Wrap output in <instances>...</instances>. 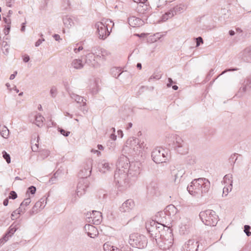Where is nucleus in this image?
Segmentation results:
<instances>
[{"label": "nucleus", "instance_id": "bf43d9fd", "mask_svg": "<svg viewBox=\"0 0 251 251\" xmlns=\"http://www.w3.org/2000/svg\"><path fill=\"white\" fill-rule=\"evenodd\" d=\"M237 70V69L236 68H233V69H226V70H225L224 71H223L220 75H222L223 74H224L225 73H226V72H229V71H236Z\"/></svg>", "mask_w": 251, "mask_h": 251}, {"label": "nucleus", "instance_id": "5701e85b", "mask_svg": "<svg viewBox=\"0 0 251 251\" xmlns=\"http://www.w3.org/2000/svg\"><path fill=\"white\" fill-rule=\"evenodd\" d=\"M62 20L64 25L66 28L70 29L74 26V22L71 16L65 15L63 17Z\"/></svg>", "mask_w": 251, "mask_h": 251}, {"label": "nucleus", "instance_id": "052dcab7", "mask_svg": "<svg viewBox=\"0 0 251 251\" xmlns=\"http://www.w3.org/2000/svg\"><path fill=\"white\" fill-rule=\"evenodd\" d=\"M91 152L97 154L98 156H100L101 154V152L100 151H99L98 150H97L92 149L91 150Z\"/></svg>", "mask_w": 251, "mask_h": 251}, {"label": "nucleus", "instance_id": "a18cd8bd", "mask_svg": "<svg viewBox=\"0 0 251 251\" xmlns=\"http://www.w3.org/2000/svg\"><path fill=\"white\" fill-rule=\"evenodd\" d=\"M112 247L108 243H105L103 245V249L104 251H110Z\"/></svg>", "mask_w": 251, "mask_h": 251}, {"label": "nucleus", "instance_id": "f257e3e1", "mask_svg": "<svg viewBox=\"0 0 251 251\" xmlns=\"http://www.w3.org/2000/svg\"><path fill=\"white\" fill-rule=\"evenodd\" d=\"M128 161L126 156L121 155L119 158L117 169L115 173V182L120 190L126 189L128 186Z\"/></svg>", "mask_w": 251, "mask_h": 251}, {"label": "nucleus", "instance_id": "7c9ffc66", "mask_svg": "<svg viewBox=\"0 0 251 251\" xmlns=\"http://www.w3.org/2000/svg\"><path fill=\"white\" fill-rule=\"evenodd\" d=\"M70 0H62L61 7L64 10H69L71 9Z\"/></svg>", "mask_w": 251, "mask_h": 251}, {"label": "nucleus", "instance_id": "de8ad7c7", "mask_svg": "<svg viewBox=\"0 0 251 251\" xmlns=\"http://www.w3.org/2000/svg\"><path fill=\"white\" fill-rule=\"evenodd\" d=\"M251 227L248 225H245L244 226V232L246 233L248 236H249L251 235V232L249 231Z\"/></svg>", "mask_w": 251, "mask_h": 251}, {"label": "nucleus", "instance_id": "680f3d73", "mask_svg": "<svg viewBox=\"0 0 251 251\" xmlns=\"http://www.w3.org/2000/svg\"><path fill=\"white\" fill-rule=\"evenodd\" d=\"M168 81H169V83H168L167 86L168 87H170L172 85V83H174V82H173L172 79L171 78H168Z\"/></svg>", "mask_w": 251, "mask_h": 251}, {"label": "nucleus", "instance_id": "8fccbe9b", "mask_svg": "<svg viewBox=\"0 0 251 251\" xmlns=\"http://www.w3.org/2000/svg\"><path fill=\"white\" fill-rule=\"evenodd\" d=\"M17 197V195L15 191H12L10 192V193L9 194V197H8L9 199L14 200V199H16Z\"/></svg>", "mask_w": 251, "mask_h": 251}, {"label": "nucleus", "instance_id": "4468645a", "mask_svg": "<svg viewBox=\"0 0 251 251\" xmlns=\"http://www.w3.org/2000/svg\"><path fill=\"white\" fill-rule=\"evenodd\" d=\"M99 171L101 173H106L112 170V164H110L106 160H102L99 163Z\"/></svg>", "mask_w": 251, "mask_h": 251}, {"label": "nucleus", "instance_id": "412c9836", "mask_svg": "<svg viewBox=\"0 0 251 251\" xmlns=\"http://www.w3.org/2000/svg\"><path fill=\"white\" fill-rule=\"evenodd\" d=\"M91 219H92L93 224L99 225L102 220L101 213L97 211H93L91 214Z\"/></svg>", "mask_w": 251, "mask_h": 251}, {"label": "nucleus", "instance_id": "774afa93", "mask_svg": "<svg viewBox=\"0 0 251 251\" xmlns=\"http://www.w3.org/2000/svg\"><path fill=\"white\" fill-rule=\"evenodd\" d=\"M10 237L9 235L7 233L5 235L2 237L3 239L5 241V242L7 241L8 239V238Z\"/></svg>", "mask_w": 251, "mask_h": 251}, {"label": "nucleus", "instance_id": "0eeeda50", "mask_svg": "<svg viewBox=\"0 0 251 251\" xmlns=\"http://www.w3.org/2000/svg\"><path fill=\"white\" fill-rule=\"evenodd\" d=\"M129 243L133 247L143 249L147 246V239L143 235L134 233L130 235Z\"/></svg>", "mask_w": 251, "mask_h": 251}, {"label": "nucleus", "instance_id": "37998d69", "mask_svg": "<svg viewBox=\"0 0 251 251\" xmlns=\"http://www.w3.org/2000/svg\"><path fill=\"white\" fill-rule=\"evenodd\" d=\"M31 202L30 198L25 199L24 201L21 203V206H27Z\"/></svg>", "mask_w": 251, "mask_h": 251}, {"label": "nucleus", "instance_id": "6ab92c4d", "mask_svg": "<svg viewBox=\"0 0 251 251\" xmlns=\"http://www.w3.org/2000/svg\"><path fill=\"white\" fill-rule=\"evenodd\" d=\"M240 57L244 61L251 62V47L246 48L240 53Z\"/></svg>", "mask_w": 251, "mask_h": 251}, {"label": "nucleus", "instance_id": "bb28decb", "mask_svg": "<svg viewBox=\"0 0 251 251\" xmlns=\"http://www.w3.org/2000/svg\"><path fill=\"white\" fill-rule=\"evenodd\" d=\"M0 133L3 138L7 139L9 136V130L6 126H1L0 125Z\"/></svg>", "mask_w": 251, "mask_h": 251}, {"label": "nucleus", "instance_id": "e2e57ef3", "mask_svg": "<svg viewBox=\"0 0 251 251\" xmlns=\"http://www.w3.org/2000/svg\"><path fill=\"white\" fill-rule=\"evenodd\" d=\"M29 56L27 55H25L23 58V61L25 62H27L28 61H29Z\"/></svg>", "mask_w": 251, "mask_h": 251}, {"label": "nucleus", "instance_id": "69168bd1", "mask_svg": "<svg viewBox=\"0 0 251 251\" xmlns=\"http://www.w3.org/2000/svg\"><path fill=\"white\" fill-rule=\"evenodd\" d=\"M53 37L56 41H59L61 39L60 37L58 34H54Z\"/></svg>", "mask_w": 251, "mask_h": 251}, {"label": "nucleus", "instance_id": "c9c22d12", "mask_svg": "<svg viewBox=\"0 0 251 251\" xmlns=\"http://www.w3.org/2000/svg\"><path fill=\"white\" fill-rule=\"evenodd\" d=\"M174 16V13L173 12H171V11L166 12L165 14L162 15V21L165 22L167 21L169 18H172Z\"/></svg>", "mask_w": 251, "mask_h": 251}, {"label": "nucleus", "instance_id": "1a4fd4ad", "mask_svg": "<svg viewBox=\"0 0 251 251\" xmlns=\"http://www.w3.org/2000/svg\"><path fill=\"white\" fill-rule=\"evenodd\" d=\"M88 186V181L86 178L83 177L80 179L77 186L76 192L72 199V202H75L78 198L83 195L85 193Z\"/></svg>", "mask_w": 251, "mask_h": 251}, {"label": "nucleus", "instance_id": "0e129e2a", "mask_svg": "<svg viewBox=\"0 0 251 251\" xmlns=\"http://www.w3.org/2000/svg\"><path fill=\"white\" fill-rule=\"evenodd\" d=\"M147 0H133L136 3H145Z\"/></svg>", "mask_w": 251, "mask_h": 251}, {"label": "nucleus", "instance_id": "ddd939ff", "mask_svg": "<svg viewBox=\"0 0 251 251\" xmlns=\"http://www.w3.org/2000/svg\"><path fill=\"white\" fill-rule=\"evenodd\" d=\"M134 206L135 204L133 200L128 199L119 207V210L121 212H129L134 208Z\"/></svg>", "mask_w": 251, "mask_h": 251}, {"label": "nucleus", "instance_id": "72a5a7b5", "mask_svg": "<svg viewBox=\"0 0 251 251\" xmlns=\"http://www.w3.org/2000/svg\"><path fill=\"white\" fill-rule=\"evenodd\" d=\"M88 164H89L87 165V169H86V174L83 176H82L84 177H87V176H89L91 173L92 160H89Z\"/></svg>", "mask_w": 251, "mask_h": 251}, {"label": "nucleus", "instance_id": "e433bc0d", "mask_svg": "<svg viewBox=\"0 0 251 251\" xmlns=\"http://www.w3.org/2000/svg\"><path fill=\"white\" fill-rule=\"evenodd\" d=\"M2 46L3 48V53L5 55H7L9 53V44L5 41H3L2 43Z\"/></svg>", "mask_w": 251, "mask_h": 251}, {"label": "nucleus", "instance_id": "f704fd0d", "mask_svg": "<svg viewBox=\"0 0 251 251\" xmlns=\"http://www.w3.org/2000/svg\"><path fill=\"white\" fill-rule=\"evenodd\" d=\"M244 82L245 85L242 89L244 92L246 91L248 88H251V77H249Z\"/></svg>", "mask_w": 251, "mask_h": 251}, {"label": "nucleus", "instance_id": "5fc2aeb1", "mask_svg": "<svg viewBox=\"0 0 251 251\" xmlns=\"http://www.w3.org/2000/svg\"><path fill=\"white\" fill-rule=\"evenodd\" d=\"M10 25H7L4 29V33L5 35H7L9 32V31H10Z\"/></svg>", "mask_w": 251, "mask_h": 251}, {"label": "nucleus", "instance_id": "9d476101", "mask_svg": "<svg viewBox=\"0 0 251 251\" xmlns=\"http://www.w3.org/2000/svg\"><path fill=\"white\" fill-rule=\"evenodd\" d=\"M101 60L100 55H95L94 53H89L85 56V63L89 66L97 68L100 66L99 61Z\"/></svg>", "mask_w": 251, "mask_h": 251}, {"label": "nucleus", "instance_id": "423d86ee", "mask_svg": "<svg viewBox=\"0 0 251 251\" xmlns=\"http://www.w3.org/2000/svg\"><path fill=\"white\" fill-rule=\"evenodd\" d=\"M169 139L173 142L174 148L178 153L184 154L187 152V146L180 136L172 134Z\"/></svg>", "mask_w": 251, "mask_h": 251}, {"label": "nucleus", "instance_id": "a19ab883", "mask_svg": "<svg viewBox=\"0 0 251 251\" xmlns=\"http://www.w3.org/2000/svg\"><path fill=\"white\" fill-rule=\"evenodd\" d=\"M50 93L51 97L55 98L57 94L56 88L54 86H52L50 90Z\"/></svg>", "mask_w": 251, "mask_h": 251}, {"label": "nucleus", "instance_id": "a878e982", "mask_svg": "<svg viewBox=\"0 0 251 251\" xmlns=\"http://www.w3.org/2000/svg\"><path fill=\"white\" fill-rule=\"evenodd\" d=\"M70 97L73 100H74L77 103H83V106H85L86 104V100L80 96H78L75 93H71L70 94Z\"/></svg>", "mask_w": 251, "mask_h": 251}, {"label": "nucleus", "instance_id": "58836bf2", "mask_svg": "<svg viewBox=\"0 0 251 251\" xmlns=\"http://www.w3.org/2000/svg\"><path fill=\"white\" fill-rule=\"evenodd\" d=\"M2 153L3 158L6 160L8 164H9L11 162V158L10 155L5 151H3Z\"/></svg>", "mask_w": 251, "mask_h": 251}, {"label": "nucleus", "instance_id": "c85d7f7f", "mask_svg": "<svg viewBox=\"0 0 251 251\" xmlns=\"http://www.w3.org/2000/svg\"><path fill=\"white\" fill-rule=\"evenodd\" d=\"M46 203V199L42 198L40 199L39 201L35 203V207H39V208L41 210L45 207Z\"/></svg>", "mask_w": 251, "mask_h": 251}, {"label": "nucleus", "instance_id": "20e7f679", "mask_svg": "<svg viewBox=\"0 0 251 251\" xmlns=\"http://www.w3.org/2000/svg\"><path fill=\"white\" fill-rule=\"evenodd\" d=\"M143 147V144H140L138 139L130 138L127 140L124 150L132 155L139 154Z\"/></svg>", "mask_w": 251, "mask_h": 251}, {"label": "nucleus", "instance_id": "13d9d810", "mask_svg": "<svg viewBox=\"0 0 251 251\" xmlns=\"http://www.w3.org/2000/svg\"><path fill=\"white\" fill-rule=\"evenodd\" d=\"M3 21L4 23L7 24V25H10L11 24V20L10 19H7L6 18H3Z\"/></svg>", "mask_w": 251, "mask_h": 251}, {"label": "nucleus", "instance_id": "cd10ccee", "mask_svg": "<svg viewBox=\"0 0 251 251\" xmlns=\"http://www.w3.org/2000/svg\"><path fill=\"white\" fill-rule=\"evenodd\" d=\"M34 117V124L38 127H41L43 126V119H44V118L40 114H36Z\"/></svg>", "mask_w": 251, "mask_h": 251}, {"label": "nucleus", "instance_id": "79ce46f5", "mask_svg": "<svg viewBox=\"0 0 251 251\" xmlns=\"http://www.w3.org/2000/svg\"><path fill=\"white\" fill-rule=\"evenodd\" d=\"M40 210H41V209L39 208V207H35V204L33 206V207H32L31 210L29 212L30 215L31 216L34 215V214L37 213Z\"/></svg>", "mask_w": 251, "mask_h": 251}, {"label": "nucleus", "instance_id": "4be33fe9", "mask_svg": "<svg viewBox=\"0 0 251 251\" xmlns=\"http://www.w3.org/2000/svg\"><path fill=\"white\" fill-rule=\"evenodd\" d=\"M84 66L82 60L81 59H75L72 60L70 64V68L75 70L82 69Z\"/></svg>", "mask_w": 251, "mask_h": 251}, {"label": "nucleus", "instance_id": "39448f33", "mask_svg": "<svg viewBox=\"0 0 251 251\" xmlns=\"http://www.w3.org/2000/svg\"><path fill=\"white\" fill-rule=\"evenodd\" d=\"M199 216L202 222L205 225L215 226L217 224L218 216L213 210L209 209L201 212Z\"/></svg>", "mask_w": 251, "mask_h": 251}, {"label": "nucleus", "instance_id": "473e14b6", "mask_svg": "<svg viewBox=\"0 0 251 251\" xmlns=\"http://www.w3.org/2000/svg\"><path fill=\"white\" fill-rule=\"evenodd\" d=\"M25 211V209L23 206H20L16 210L14 211L11 214V219L12 220H14L13 217L15 216V214H21V213H24Z\"/></svg>", "mask_w": 251, "mask_h": 251}, {"label": "nucleus", "instance_id": "864d4df0", "mask_svg": "<svg viewBox=\"0 0 251 251\" xmlns=\"http://www.w3.org/2000/svg\"><path fill=\"white\" fill-rule=\"evenodd\" d=\"M50 154V152L48 151H44L41 153V155L43 158L47 157Z\"/></svg>", "mask_w": 251, "mask_h": 251}, {"label": "nucleus", "instance_id": "4d7b16f0", "mask_svg": "<svg viewBox=\"0 0 251 251\" xmlns=\"http://www.w3.org/2000/svg\"><path fill=\"white\" fill-rule=\"evenodd\" d=\"M83 49V48L82 47V46H79L77 48H75L74 49V51L75 53H77L79 51H80V50H82Z\"/></svg>", "mask_w": 251, "mask_h": 251}, {"label": "nucleus", "instance_id": "aec40b11", "mask_svg": "<svg viewBox=\"0 0 251 251\" xmlns=\"http://www.w3.org/2000/svg\"><path fill=\"white\" fill-rule=\"evenodd\" d=\"M128 22L129 25L132 27L140 26L144 24L143 20L135 16H131L128 18Z\"/></svg>", "mask_w": 251, "mask_h": 251}, {"label": "nucleus", "instance_id": "6e6552de", "mask_svg": "<svg viewBox=\"0 0 251 251\" xmlns=\"http://www.w3.org/2000/svg\"><path fill=\"white\" fill-rule=\"evenodd\" d=\"M167 151L163 148H156L154 149L151 153V157L153 161L156 163H160L166 162L167 159Z\"/></svg>", "mask_w": 251, "mask_h": 251}, {"label": "nucleus", "instance_id": "338daca9", "mask_svg": "<svg viewBox=\"0 0 251 251\" xmlns=\"http://www.w3.org/2000/svg\"><path fill=\"white\" fill-rule=\"evenodd\" d=\"M154 36L155 37L156 39L159 40L163 36V35H161L159 33H157L155 34Z\"/></svg>", "mask_w": 251, "mask_h": 251}, {"label": "nucleus", "instance_id": "f03ea898", "mask_svg": "<svg viewBox=\"0 0 251 251\" xmlns=\"http://www.w3.org/2000/svg\"><path fill=\"white\" fill-rule=\"evenodd\" d=\"M210 187V183L209 180L201 177L194 179L188 185L187 190L192 196L200 198L209 191Z\"/></svg>", "mask_w": 251, "mask_h": 251}, {"label": "nucleus", "instance_id": "ea45409f", "mask_svg": "<svg viewBox=\"0 0 251 251\" xmlns=\"http://www.w3.org/2000/svg\"><path fill=\"white\" fill-rule=\"evenodd\" d=\"M13 224H12L9 228V231L8 232V234L10 236H11L12 235H13L17 230V228L16 227V226H13Z\"/></svg>", "mask_w": 251, "mask_h": 251}, {"label": "nucleus", "instance_id": "6e6d98bb", "mask_svg": "<svg viewBox=\"0 0 251 251\" xmlns=\"http://www.w3.org/2000/svg\"><path fill=\"white\" fill-rule=\"evenodd\" d=\"M45 41V39L44 38H42V39H38L37 42L35 43V46L36 47H38L39 46L41 43Z\"/></svg>", "mask_w": 251, "mask_h": 251}, {"label": "nucleus", "instance_id": "f8f14e48", "mask_svg": "<svg viewBox=\"0 0 251 251\" xmlns=\"http://www.w3.org/2000/svg\"><path fill=\"white\" fill-rule=\"evenodd\" d=\"M190 227V220L187 218L183 217L180 219L178 225V231L180 234H187L189 232Z\"/></svg>", "mask_w": 251, "mask_h": 251}, {"label": "nucleus", "instance_id": "3c124183", "mask_svg": "<svg viewBox=\"0 0 251 251\" xmlns=\"http://www.w3.org/2000/svg\"><path fill=\"white\" fill-rule=\"evenodd\" d=\"M229 189V186L227 187H225L223 188V197L224 196V195H225V196H226L229 193V191H230Z\"/></svg>", "mask_w": 251, "mask_h": 251}, {"label": "nucleus", "instance_id": "a211bd4d", "mask_svg": "<svg viewBox=\"0 0 251 251\" xmlns=\"http://www.w3.org/2000/svg\"><path fill=\"white\" fill-rule=\"evenodd\" d=\"M127 172L131 176H137L140 174V168L138 163H131L129 166L128 165Z\"/></svg>", "mask_w": 251, "mask_h": 251}, {"label": "nucleus", "instance_id": "f3484780", "mask_svg": "<svg viewBox=\"0 0 251 251\" xmlns=\"http://www.w3.org/2000/svg\"><path fill=\"white\" fill-rule=\"evenodd\" d=\"M198 241L194 239H190L185 244L184 248L189 251H197L199 245Z\"/></svg>", "mask_w": 251, "mask_h": 251}, {"label": "nucleus", "instance_id": "603ef678", "mask_svg": "<svg viewBox=\"0 0 251 251\" xmlns=\"http://www.w3.org/2000/svg\"><path fill=\"white\" fill-rule=\"evenodd\" d=\"M196 42H197V47H198L200 46L201 43H203V39L201 37H199L196 38Z\"/></svg>", "mask_w": 251, "mask_h": 251}, {"label": "nucleus", "instance_id": "dca6fc26", "mask_svg": "<svg viewBox=\"0 0 251 251\" xmlns=\"http://www.w3.org/2000/svg\"><path fill=\"white\" fill-rule=\"evenodd\" d=\"M171 174L175 177V181H179L180 178L184 175L185 170L181 167L177 168L174 167V169H171Z\"/></svg>", "mask_w": 251, "mask_h": 251}, {"label": "nucleus", "instance_id": "09e8293b", "mask_svg": "<svg viewBox=\"0 0 251 251\" xmlns=\"http://www.w3.org/2000/svg\"><path fill=\"white\" fill-rule=\"evenodd\" d=\"M59 131L60 132V133L62 135H63L65 137H67L70 134V132L69 131H67L61 128H58Z\"/></svg>", "mask_w": 251, "mask_h": 251}, {"label": "nucleus", "instance_id": "b1692460", "mask_svg": "<svg viewBox=\"0 0 251 251\" xmlns=\"http://www.w3.org/2000/svg\"><path fill=\"white\" fill-rule=\"evenodd\" d=\"M147 189L149 193L154 195L158 190L157 185L155 182H151L147 185Z\"/></svg>", "mask_w": 251, "mask_h": 251}, {"label": "nucleus", "instance_id": "393cba45", "mask_svg": "<svg viewBox=\"0 0 251 251\" xmlns=\"http://www.w3.org/2000/svg\"><path fill=\"white\" fill-rule=\"evenodd\" d=\"M165 212L167 215L173 216L177 213V209L174 205H169L167 206Z\"/></svg>", "mask_w": 251, "mask_h": 251}, {"label": "nucleus", "instance_id": "9b49d317", "mask_svg": "<svg viewBox=\"0 0 251 251\" xmlns=\"http://www.w3.org/2000/svg\"><path fill=\"white\" fill-rule=\"evenodd\" d=\"M163 227L162 225H160L154 221H151L146 223V229L148 232L151 236H156L158 232H159V229Z\"/></svg>", "mask_w": 251, "mask_h": 251}, {"label": "nucleus", "instance_id": "2eb2a0df", "mask_svg": "<svg viewBox=\"0 0 251 251\" xmlns=\"http://www.w3.org/2000/svg\"><path fill=\"white\" fill-rule=\"evenodd\" d=\"M84 230L87 235L92 238H95L99 234L98 229L94 226L90 224L85 225Z\"/></svg>", "mask_w": 251, "mask_h": 251}, {"label": "nucleus", "instance_id": "7ed1b4c3", "mask_svg": "<svg viewBox=\"0 0 251 251\" xmlns=\"http://www.w3.org/2000/svg\"><path fill=\"white\" fill-rule=\"evenodd\" d=\"M111 24L112 27L114 25V23L110 19H102L101 22L96 24L95 27L97 29V32L100 39L104 40L110 35L111 31H109L108 28L110 27Z\"/></svg>", "mask_w": 251, "mask_h": 251}, {"label": "nucleus", "instance_id": "c03bdc74", "mask_svg": "<svg viewBox=\"0 0 251 251\" xmlns=\"http://www.w3.org/2000/svg\"><path fill=\"white\" fill-rule=\"evenodd\" d=\"M109 52L105 50H101L100 51V54H99L101 56V58H104L105 57L108 56L109 55Z\"/></svg>", "mask_w": 251, "mask_h": 251}, {"label": "nucleus", "instance_id": "49530a36", "mask_svg": "<svg viewBox=\"0 0 251 251\" xmlns=\"http://www.w3.org/2000/svg\"><path fill=\"white\" fill-rule=\"evenodd\" d=\"M36 187L34 186H31L28 188L27 193H30L33 195V194H35V193L36 192Z\"/></svg>", "mask_w": 251, "mask_h": 251}, {"label": "nucleus", "instance_id": "4c0bfd02", "mask_svg": "<svg viewBox=\"0 0 251 251\" xmlns=\"http://www.w3.org/2000/svg\"><path fill=\"white\" fill-rule=\"evenodd\" d=\"M183 10V8L181 6H176L171 10V12H173L174 15L176 14L177 13H180Z\"/></svg>", "mask_w": 251, "mask_h": 251}, {"label": "nucleus", "instance_id": "2f4dec72", "mask_svg": "<svg viewBox=\"0 0 251 251\" xmlns=\"http://www.w3.org/2000/svg\"><path fill=\"white\" fill-rule=\"evenodd\" d=\"M111 75L113 77L118 78L122 75V73L121 72L120 69L117 68H112L111 70Z\"/></svg>", "mask_w": 251, "mask_h": 251}, {"label": "nucleus", "instance_id": "c756f323", "mask_svg": "<svg viewBox=\"0 0 251 251\" xmlns=\"http://www.w3.org/2000/svg\"><path fill=\"white\" fill-rule=\"evenodd\" d=\"M232 178V175L228 174L226 175L224 177V181L225 183L229 184V187L230 190H231L232 187V182L233 181L231 179Z\"/></svg>", "mask_w": 251, "mask_h": 251}]
</instances>
